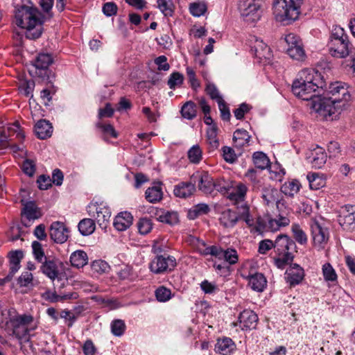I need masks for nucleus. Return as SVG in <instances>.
Segmentation results:
<instances>
[{
	"label": "nucleus",
	"mask_w": 355,
	"mask_h": 355,
	"mask_svg": "<svg viewBox=\"0 0 355 355\" xmlns=\"http://www.w3.org/2000/svg\"><path fill=\"white\" fill-rule=\"evenodd\" d=\"M324 89L331 96H320L319 101L314 103L313 110L325 119L334 120L346 108L350 94L345 83L342 82L330 83L328 88Z\"/></svg>",
	"instance_id": "obj_1"
},
{
	"label": "nucleus",
	"mask_w": 355,
	"mask_h": 355,
	"mask_svg": "<svg viewBox=\"0 0 355 355\" xmlns=\"http://www.w3.org/2000/svg\"><path fill=\"white\" fill-rule=\"evenodd\" d=\"M327 86L321 74L313 69L302 70L297 78L293 83L292 92L295 96L303 101H311V107L320 99V91Z\"/></svg>",
	"instance_id": "obj_2"
},
{
	"label": "nucleus",
	"mask_w": 355,
	"mask_h": 355,
	"mask_svg": "<svg viewBox=\"0 0 355 355\" xmlns=\"http://www.w3.org/2000/svg\"><path fill=\"white\" fill-rule=\"evenodd\" d=\"M44 21V15L35 7L23 5L15 10V23L26 30L28 39L36 40L42 35Z\"/></svg>",
	"instance_id": "obj_3"
},
{
	"label": "nucleus",
	"mask_w": 355,
	"mask_h": 355,
	"mask_svg": "<svg viewBox=\"0 0 355 355\" xmlns=\"http://www.w3.org/2000/svg\"><path fill=\"white\" fill-rule=\"evenodd\" d=\"M303 0H274L273 13L277 21L285 24L298 19Z\"/></svg>",
	"instance_id": "obj_4"
},
{
	"label": "nucleus",
	"mask_w": 355,
	"mask_h": 355,
	"mask_svg": "<svg viewBox=\"0 0 355 355\" xmlns=\"http://www.w3.org/2000/svg\"><path fill=\"white\" fill-rule=\"evenodd\" d=\"M296 247L295 242L286 234H279L274 241V250L276 257L274 258L275 263L279 268H284L293 259L291 250Z\"/></svg>",
	"instance_id": "obj_5"
},
{
	"label": "nucleus",
	"mask_w": 355,
	"mask_h": 355,
	"mask_svg": "<svg viewBox=\"0 0 355 355\" xmlns=\"http://www.w3.org/2000/svg\"><path fill=\"white\" fill-rule=\"evenodd\" d=\"M262 0H241L239 8L243 20L248 23L257 21L261 15Z\"/></svg>",
	"instance_id": "obj_6"
},
{
	"label": "nucleus",
	"mask_w": 355,
	"mask_h": 355,
	"mask_svg": "<svg viewBox=\"0 0 355 355\" xmlns=\"http://www.w3.org/2000/svg\"><path fill=\"white\" fill-rule=\"evenodd\" d=\"M287 44L286 52L293 60L303 61L306 58V53L300 38L294 33H288L284 37Z\"/></svg>",
	"instance_id": "obj_7"
},
{
	"label": "nucleus",
	"mask_w": 355,
	"mask_h": 355,
	"mask_svg": "<svg viewBox=\"0 0 355 355\" xmlns=\"http://www.w3.org/2000/svg\"><path fill=\"white\" fill-rule=\"evenodd\" d=\"M89 215L94 218L102 229H105L110 223L111 211L103 204H93L89 206Z\"/></svg>",
	"instance_id": "obj_8"
},
{
	"label": "nucleus",
	"mask_w": 355,
	"mask_h": 355,
	"mask_svg": "<svg viewBox=\"0 0 355 355\" xmlns=\"http://www.w3.org/2000/svg\"><path fill=\"white\" fill-rule=\"evenodd\" d=\"M194 185L197 183L198 188L204 193H211L214 189L213 178L206 171H197L191 177Z\"/></svg>",
	"instance_id": "obj_9"
},
{
	"label": "nucleus",
	"mask_w": 355,
	"mask_h": 355,
	"mask_svg": "<svg viewBox=\"0 0 355 355\" xmlns=\"http://www.w3.org/2000/svg\"><path fill=\"white\" fill-rule=\"evenodd\" d=\"M175 265L176 260L173 257L159 255L152 260L150 263V269L153 272L159 274L173 270Z\"/></svg>",
	"instance_id": "obj_10"
},
{
	"label": "nucleus",
	"mask_w": 355,
	"mask_h": 355,
	"mask_svg": "<svg viewBox=\"0 0 355 355\" xmlns=\"http://www.w3.org/2000/svg\"><path fill=\"white\" fill-rule=\"evenodd\" d=\"M330 54L336 58H345L352 53V48L348 40H330L329 43Z\"/></svg>",
	"instance_id": "obj_11"
},
{
	"label": "nucleus",
	"mask_w": 355,
	"mask_h": 355,
	"mask_svg": "<svg viewBox=\"0 0 355 355\" xmlns=\"http://www.w3.org/2000/svg\"><path fill=\"white\" fill-rule=\"evenodd\" d=\"M338 222L343 229L354 230L355 228V206L346 205L343 207Z\"/></svg>",
	"instance_id": "obj_12"
},
{
	"label": "nucleus",
	"mask_w": 355,
	"mask_h": 355,
	"mask_svg": "<svg viewBox=\"0 0 355 355\" xmlns=\"http://www.w3.org/2000/svg\"><path fill=\"white\" fill-rule=\"evenodd\" d=\"M49 235L55 243H63L69 237V230L64 223L56 221L51 224Z\"/></svg>",
	"instance_id": "obj_13"
},
{
	"label": "nucleus",
	"mask_w": 355,
	"mask_h": 355,
	"mask_svg": "<svg viewBox=\"0 0 355 355\" xmlns=\"http://www.w3.org/2000/svg\"><path fill=\"white\" fill-rule=\"evenodd\" d=\"M311 231L315 246L321 248L327 243L329 234L326 228H323L318 222L313 221L311 224Z\"/></svg>",
	"instance_id": "obj_14"
},
{
	"label": "nucleus",
	"mask_w": 355,
	"mask_h": 355,
	"mask_svg": "<svg viewBox=\"0 0 355 355\" xmlns=\"http://www.w3.org/2000/svg\"><path fill=\"white\" fill-rule=\"evenodd\" d=\"M239 320L241 329L247 331L255 329L258 317L254 311L247 309L240 313Z\"/></svg>",
	"instance_id": "obj_15"
},
{
	"label": "nucleus",
	"mask_w": 355,
	"mask_h": 355,
	"mask_svg": "<svg viewBox=\"0 0 355 355\" xmlns=\"http://www.w3.org/2000/svg\"><path fill=\"white\" fill-rule=\"evenodd\" d=\"M261 191V198L267 206H273L276 204L277 207L281 203L279 191L270 186L263 187Z\"/></svg>",
	"instance_id": "obj_16"
},
{
	"label": "nucleus",
	"mask_w": 355,
	"mask_h": 355,
	"mask_svg": "<svg viewBox=\"0 0 355 355\" xmlns=\"http://www.w3.org/2000/svg\"><path fill=\"white\" fill-rule=\"evenodd\" d=\"M247 191L248 187L245 184L242 182H232L228 197L230 200H234L237 203L243 202Z\"/></svg>",
	"instance_id": "obj_17"
},
{
	"label": "nucleus",
	"mask_w": 355,
	"mask_h": 355,
	"mask_svg": "<svg viewBox=\"0 0 355 355\" xmlns=\"http://www.w3.org/2000/svg\"><path fill=\"white\" fill-rule=\"evenodd\" d=\"M287 282L291 285H296L304 278V270L297 264L291 266L286 272Z\"/></svg>",
	"instance_id": "obj_18"
},
{
	"label": "nucleus",
	"mask_w": 355,
	"mask_h": 355,
	"mask_svg": "<svg viewBox=\"0 0 355 355\" xmlns=\"http://www.w3.org/2000/svg\"><path fill=\"white\" fill-rule=\"evenodd\" d=\"M247 279L248 280V285L255 291L262 292L267 285L266 277L262 273L255 272L254 274H250Z\"/></svg>",
	"instance_id": "obj_19"
},
{
	"label": "nucleus",
	"mask_w": 355,
	"mask_h": 355,
	"mask_svg": "<svg viewBox=\"0 0 355 355\" xmlns=\"http://www.w3.org/2000/svg\"><path fill=\"white\" fill-rule=\"evenodd\" d=\"M308 159L313 167L320 168L326 162L327 155L322 147L317 146L311 151Z\"/></svg>",
	"instance_id": "obj_20"
},
{
	"label": "nucleus",
	"mask_w": 355,
	"mask_h": 355,
	"mask_svg": "<svg viewBox=\"0 0 355 355\" xmlns=\"http://www.w3.org/2000/svg\"><path fill=\"white\" fill-rule=\"evenodd\" d=\"M132 219L130 213L121 212L115 217L114 226L118 231H125L132 225Z\"/></svg>",
	"instance_id": "obj_21"
},
{
	"label": "nucleus",
	"mask_w": 355,
	"mask_h": 355,
	"mask_svg": "<svg viewBox=\"0 0 355 355\" xmlns=\"http://www.w3.org/2000/svg\"><path fill=\"white\" fill-rule=\"evenodd\" d=\"M33 321V318L27 315H19L11 320L12 326L15 328H21V331L24 333H28V331L35 329V324L33 327H28Z\"/></svg>",
	"instance_id": "obj_22"
},
{
	"label": "nucleus",
	"mask_w": 355,
	"mask_h": 355,
	"mask_svg": "<svg viewBox=\"0 0 355 355\" xmlns=\"http://www.w3.org/2000/svg\"><path fill=\"white\" fill-rule=\"evenodd\" d=\"M35 132L38 138L45 139L51 136L53 127L48 121L42 119L35 125Z\"/></svg>",
	"instance_id": "obj_23"
},
{
	"label": "nucleus",
	"mask_w": 355,
	"mask_h": 355,
	"mask_svg": "<svg viewBox=\"0 0 355 355\" xmlns=\"http://www.w3.org/2000/svg\"><path fill=\"white\" fill-rule=\"evenodd\" d=\"M196 191V187L193 182H180L175 187L174 194L177 197L187 198L191 196Z\"/></svg>",
	"instance_id": "obj_24"
},
{
	"label": "nucleus",
	"mask_w": 355,
	"mask_h": 355,
	"mask_svg": "<svg viewBox=\"0 0 355 355\" xmlns=\"http://www.w3.org/2000/svg\"><path fill=\"white\" fill-rule=\"evenodd\" d=\"M250 137L248 132L245 130H236L233 135L234 147L239 150H241L244 146H248Z\"/></svg>",
	"instance_id": "obj_25"
},
{
	"label": "nucleus",
	"mask_w": 355,
	"mask_h": 355,
	"mask_svg": "<svg viewBox=\"0 0 355 355\" xmlns=\"http://www.w3.org/2000/svg\"><path fill=\"white\" fill-rule=\"evenodd\" d=\"M42 265L40 267L42 272L47 276L50 279L54 281L58 276L59 272L58 266L53 260H45L42 262Z\"/></svg>",
	"instance_id": "obj_26"
},
{
	"label": "nucleus",
	"mask_w": 355,
	"mask_h": 355,
	"mask_svg": "<svg viewBox=\"0 0 355 355\" xmlns=\"http://www.w3.org/2000/svg\"><path fill=\"white\" fill-rule=\"evenodd\" d=\"M219 220L225 227H232L237 223L239 216L235 211L227 209L221 213Z\"/></svg>",
	"instance_id": "obj_27"
},
{
	"label": "nucleus",
	"mask_w": 355,
	"mask_h": 355,
	"mask_svg": "<svg viewBox=\"0 0 355 355\" xmlns=\"http://www.w3.org/2000/svg\"><path fill=\"white\" fill-rule=\"evenodd\" d=\"M234 347V343L231 338L223 337V338L218 339L215 349L217 352L223 355H227L230 353Z\"/></svg>",
	"instance_id": "obj_28"
},
{
	"label": "nucleus",
	"mask_w": 355,
	"mask_h": 355,
	"mask_svg": "<svg viewBox=\"0 0 355 355\" xmlns=\"http://www.w3.org/2000/svg\"><path fill=\"white\" fill-rule=\"evenodd\" d=\"M12 133H15L17 137L19 138L24 137V134L19 129V124L17 123H15L10 127H8L7 129L1 131L0 134V142L2 144V146H4L6 145L8 141V138L10 137Z\"/></svg>",
	"instance_id": "obj_29"
},
{
	"label": "nucleus",
	"mask_w": 355,
	"mask_h": 355,
	"mask_svg": "<svg viewBox=\"0 0 355 355\" xmlns=\"http://www.w3.org/2000/svg\"><path fill=\"white\" fill-rule=\"evenodd\" d=\"M307 180H309L310 188L313 190H318L326 184L324 175L319 173L308 174Z\"/></svg>",
	"instance_id": "obj_30"
},
{
	"label": "nucleus",
	"mask_w": 355,
	"mask_h": 355,
	"mask_svg": "<svg viewBox=\"0 0 355 355\" xmlns=\"http://www.w3.org/2000/svg\"><path fill=\"white\" fill-rule=\"evenodd\" d=\"M71 265L76 268H83L88 263V257L83 250H76L70 257Z\"/></svg>",
	"instance_id": "obj_31"
},
{
	"label": "nucleus",
	"mask_w": 355,
	"mask_h": 355,
	"mask_svg": "<svg viewBox=\"0 0 355 355\" xmlns=\"http://www.w3.org/2000/svg\"><path fill=\"white\" fill-rule=\"evenodd\" d=\"M245 176L250 182L252 189L254 192H259L264 187L261 178L257 176V171L254 168H249Z\"/></svg>",
	"instance_id": "obj_32"
},
{
	"label": "nucleus",
	"mask_w": 355,
	"mask_h": 355,
	"mask_svg": "<svg viewBox=\"0 0 355 355\" xmlns=\"http://www.w3.org/2000/svg\"><path fill=\"white\" fill-rule=\"evenodd\" d=\"M255 55L260 60H270L272 53L270 49L267 44L263 43L262 41H257L256 44L254 46Z\"/></svg>",
	"instance_id": "obj_33"
},
{
	"label": "nucleus",
	"mask_w": 355,
	"mask_h": 355,
	"mask_svg": "<svg viewBox=\"0 0 355 355\" xmlns=\"http://www.w3.org/2000/svg\"><path fill=\"white\" fill-rule=\"evenodd\" d=\"M23 258V252L21 250H16L10 254V274L12 276L18 271L20 268V261Z\"/></svg>",
	"instance_id": "obj_34"
},
{
	"label": "nucleus",
	"mask_w": 355,
	"mask_h": 355,
	"mask_svg": "<svg viewBox=\"0 0 355 355\" xmlns=\"http://www.w3.org/2000/svg\"><path fill=\"white\" fill-rule=\"evenodd\" d=\"M157 219L169 225H175L179 221L178 214L175 211H162L157 214Z\"/></svg>",
	"instance_id": "obj_35"
},
{
	"label": "nucleus",
	"mask_w": 355,
	"mask_h": 355,
	"mask_svg": "<svg viewBox=\"0 0 355 355\" xmlns=\"http://www.w3.org/2000/svg\"><path fill=\"white\" fill-rule=\"evenodd\" d=\"M22 213L29 220L37 219L41 216V213L39 209L33 202H27L24 204Z\"/></svg>",
	"instance_id": "obj_36"
},
{
	"label": "nucleus",
	"mask_w": 355,
	"mask_h": 355,
	"mask_svg": "<svg viewBox=\"0 0 355 355\" xmlns=\"http://www.w3.org/2000/svg\"><path fill=\"white\" fill-rule=\"evenodd\" d=\"M300 184L299 181L293 180L286 182L281 187V191L286 196H293L300 191Z\"/></svg>",
	"instance_id": "obj_37"
},
{
	"label": "nucleus",
	"mask_w": 355,
	"mask_h": 355,
	"mask_svg": "<svg viewBox=\"0 0 355 355\" xmlns=\"http://www.w3.org/2000/svg\"><path fill=\"white\" fill-rule=\"evenodd\" d=\"M78 230L82 235L87 236L92 234L95 230V223L91 218H84L78 223Z\"/></svg>",
	"instance_id": "obj_38"
},
{
	"label": "nucleus",
	"mask_w": 355,
	"mask_h": 355,
	"mask_svg": "<svg viewBox=\"0 0 355 355\" xmlns=\"http://www.w3.org/2000/svg\"><path fill=\"white\" fill-rule=\"evenodd\" d=\"M253 163L255 166L261 170L267 168L270 166V159L262 152H255L252 155Z\"/></svg>",
	"instance_id": "obj_39"
},
{
	"label": "nucleus",
	"mask_w": 355,
	"mask_h": 355,
	"mask_svg": "<svg viewBox=\"0 0 355 355\" xmlns=\"http://www.w3.org/2000/svg\"><path fill=\"white\" fill-rule=\"evenodd\" d=\"M209 211V207L207 204L200 203L189 210L188 217L189 219L193 220L200 216L207 214Z\"/></svg>",
	"instance_id": "obj_40"
},
{
	"label": "nucleus",
	"mask_w": 355,
	"mask_h": 355,
	"mask_svg": "<svg viewBox=\"0 0 355 355\" xmlns=\"http://www.w3.org/2000/svg\"><path fill=\"white\" fill-rule=\"evenodd\" d=\"M146 200L155 203L159 201L162 198V191L159 186H153L148 188L145 193Z\"/></svg>",
	"instance_id": "obj_41"
},
{
	"label": "nucleus",
	"mask_w": 355,
	"mask_h": 355,
	"mask_svg": "<svg viewBox=\"0 0 355 355\" xmlns=\"http://www.w3.org/2000/svg\"><path fill=\"white\" fill-rule=\"evenodd\" d=\"M53 62V58L49 53H40L35 62V66L37 69H46Z\"/></svg>",
	"instance_id": "obj_42"
},
{
	"label": "nucleus",
	"mask_w": 355,
	"mask_h": 355,
	"mask_svg": "<svg viewBox=\"0 0 355 355\" xmlns=\"http://www.w3.org/2000/svg\"><path fill=\"white\" fill-rule=\"evenodd\" d=\"M187 156L191 163L198 164L202 158V151L198 145H194L189 150Z\"/></svg>",
	"instance_id": "obj_43"
},
{
	"label": "nucleus",
	"mask_w": 355,
	"mask_h": 355,
	"mask_svg": "<svg viewBox=\"0 0 355 355\" xmlns=\"http://www.w3.org/2000/svg\"><path fill=\"white\" fill-rule=\"evenodd\" d=\"M182 116L187 119H192L196 115V105L192 101L184 104L181 110Z\"/></svg>",
	"instance_id": "obj_44"
},
{
	"label": "nucleus",
	"mask_w": 355,
	"mask_h": 355,
	"mask_svg": "<svg viewBox=\"0 0 355 355\" xmlns=\"http://www.w3.org/2000/svg\"><path fill=\"white\" fill-rule=\"evenodd\" d=\"M83 310V306H78L71 311H62L60 315L62 318H64L69 321H73L78 317Z\"/></svg>",
	"instance_id": "obj_45"
},
{
	"label": "nucleus",
	"mask_w": 355,
	"mask_h": 355,
	"mask_svg": "<svg viewBox=\"0 0 355 355\" xmlns=\"http://www.w3.org/2000/svg\"><path fill=\"white\" fill-rule=\"evenodd\" d=\"M207 6L202 2L192 3L189 6V10L191 14L194 17H200L203 15L207 11Z\"/></svg>",
	"instance_id": "obj_46"
},
{
	"label": "nucleus",
	"mask_w": 355,
	"mask_h": 355,
	"mask_svg": "<svg viewBox=\"0 0 355 355\" xmlns=\"http://www.w3.org/2000/svg\"><path fill=\"white\" fill-rule=\"evenodd\" d=\"M270 178L281 182L285 175V171L279 164H275L269 169Z\"/></svg>",
	"instance_id": "obj_47"
},
{
	"label": "nucleus",
	"mask_w": 355,
	"mask_h": 355,
	"mask_svg": "<svg viewBox=\"0 0 355 355\" xmlns=\"http://www.w3.org/2000/svg\"><path fill=\"white\" fill-rule=\"evenodd\" d=\"M158 8L165 16H172L173 4L171 0H157Z\"/></svg>",
	"instance_id": "obj_48"
},
{
	"label": "nucleus",
	"mask_w": 355,
	"mask_h": 355,
	"mask_svg": "<svg viewBox=\"0 0 355 355\" xmlns=\"http://www.w3.org/2000/svg\"><path fill=\"white\" fill-rule=\"evenodd\" d=\"M96 125L101 130L105 139L109 137L116 138L118 137V133L111 124L98 123Z\"/></svg>",
	"instance_id": "obj_49"
},
{
	"label": "nucleus",
	"mask_w": 355,
	"mask_h": 355,
	"mask_svg": "<svg viewBox=\"0 0 355 355\" xmlns=\"http://www.w3.org/2000/svg\"><path fill=\"white\" fill-rule=\"evenodd\" d=\"M119 277L121 279L135 280L137 277V273L133 270L132 268L129 266H125L118 272Z\"/></svg>",
	"instance_id": "obj_50"
},
{
	"label": "nucleus",
	"mask_w": 355,
	"mask_h": 355,
	"mask_svg": "<svg viewBox=\"0 0 355 355\" xmlns=\"http://www.w3.org/2000/svg\"><path fill=\"white\" fill-rule=\"evenodd\" d=\"M155 296L159 302H164L171 299V291L164 286H159L155 291Z\"/></svg>",
	"instance_id": "obj_51"
},
{
	"label": "nucleus",
	"mask_w": 355,
	"mask_h": 355,
	"mask_svg": "<svg viewBox=\"0 0 355 355\" xmlns=\"http://www.w3.org/2000/svg\"><path fill=\"white\" fill-rule=\"evenodd\" d=\"M292 232L294 238L300 244H305L307 242V236L305 232L300 228L298 225H293Z\"/></svg>",
	"instance_id": "obj_52"
},
{
	"label": "nucleus",
	"mask_w": 355,
	"mask_h": 355,
	"mask_svg": "<svg viewBox=\"0 0 355 355\" xmlns=\"http://www.w3.org/2000/svg\"><path fill=\"white\" fill-rule=\"evenodd\" d=\"M322 274L326 281H335L337 279V275L335 270L330 263H327L322 266Z\"/></svg>",
	"instance_id": "obj_53"
},
{
	"label": "nucleus",
	"mask_w": 355,
	"mask_h": 355,
	"mask_svg": "<svg viewBox=\"0 0 355 355\" xmlns=\"http://www.w3.org/2000/svg\"><path fill=\"white\" fill-rule=\"evenodd\" d=\"M42 296L45 300H46L49 302H56L60 300L71 299L72 297L71 294H67V295L61 296V295H58L55 293L51 292L50 291H46L43 294Z\"/></svg>",
	"instance_id": "obj_54"
},
{
	"label": "nucleus",
	"mask_w": 355,
	"mask_h": 355,
	"mask_svg": "<svg viewBox=\"0 0 355 355\" xmlns=\"http://www.w3.org/2000/svg\"><path fill=\"white\" fill-rule=\"evenodd\" d=\"M205 91L211 98L215 100L217 103L223 100L215 85L210 83H207Z\"/></svg>",
	"instance_id": "obj_55"
},
{
	"label": "nucleus",
	"mask_w": 355,
	"mask_h": 355,
	"mask_svg": "<svg viewBox=\"0 0 355 355\" xmlns=\"http://www.w3.org/2000/svg\"><path fill=\"white\" fill-rule=\"evenodd\" d=\"M32 248L34 257L39 262H42L43 259H46L42 244L38 241H33L32 243Z\"/></svg>",
	"instance_id": "obj_56"
},
{
	"label": "nucleus",
	"mask_w": 355,
	"mask_h": 355,
	"mask_svg": "<svg viewBox=\"0 0 355 355\" xmlns=\"http://www.w3.org/2000/svg\"><path fill=\"white\" fill-rule=\"evenodd\" d=\"M92 269L94 272L101 274L108 271L110 266L107 262L103 260H96L92 263Z\"/></svg>",
	"instance_id": "obj_57"
},
{
	"label": "nucleus",
	"mask_w": 355,
	"mask_h": 355,
	"mask_svg": "<svg viewBox=\"0 0 355 355\" xmlns=\"http://www.w3.org/2000/svg\"><path fill=\"white\" fill-rule=\"evenodd\" d=\"M222 258H224L230 264H234L238 261L239 256L234 249L229 248L223 250Z\"/></svg>",
	"instance_id": "obj_58"
},
{
	"label": "nucleus",
	"mask_w": 355,
	"mask_h": 355,
	"mask_svg": "<svg viewBox=\"0 0 355 355\" xmlns=\"http://www.w3.org/2000/svg\"><path fill=\"white\" fill-rule=\"evenodd\" d=\"M330 40H348V36L343 28L336 26L332 30Z\"/></svg>",
	"instance_id": "obj_59"
},
{
	"label": "nucleus",
	"mask_w": 355,
	"mask_h": 355,
	"mask_svg": "<svg viewBox=\"0 0 355 355\" xmlns=\"http://www.w3.org/2000/svg\"><path fill=\"white\" fill-rule=\"evenodd\" d=\"M137 227L141 234H146L152 229V223L148 218H141L137 223Z\"/></svg>",
	"instance_id": "obj_60"
},
{
	"label": "nucleus",
	"mask_w": 355,
	"mask_h": 355,
	"mask_svg": "<svg viewBox=\"0 0 355 355\" xmlns=\"http://www.w3.org/2000/svg\"><path fill=\"white\" fill-rule=\"evenodd\" d=\"M183 82V76L179 72L173 73L168 80V85L171 89L175 88L176 86L180 85Z\"/></svg>",
	"instance_id": "obj_61"
},
{
	"label": "nucleus",
	"mask_w": 355,
	"mask_h": 355,
	"mask_svg": "<svg viewBox=\"0 0 355 355\" xmlns=\"http://www.w3.org/2000/svg\"><path fill=\"white\" fill-rule=\"evenodd\" d=\"M232 182H227L225 180H220L214 182V189L221 193H229Z\"/></svg>",
	"instance_id": "obj_62"
},
{
	"label": "nucleus",
	"mask_w": 355,
	"mask_h": 355,
	"mask_svg": "<svg viewBox=\"0 0 355 355\" xmlns=\"http://www.w3.org/2000/svg\"><path fill=\"white\" fill-rule=\"evenodd\" d=\"M223 157L224 159L229 163H234L236 160V155L234 150L228 146H224L223 148Z\"/></svg>",
	"instance_id": "obj_63"
},
{
	"label": "nucleus",
	"mask_w": 355,
	"mask_h": 355,
	"mask_svg": "<svg viewBox=\"0 0 355 355\" xmlns=\"http://www.w3.org/2000/svg\"><path fill=\"white\" fill-rule=\"evenodd\" d=\"M103 12L108 17L114 15L117 12V6L113 2L105 3L103 6Z\"/></svg>",
	"instance_id": "obj_64"
}]
</instances>
